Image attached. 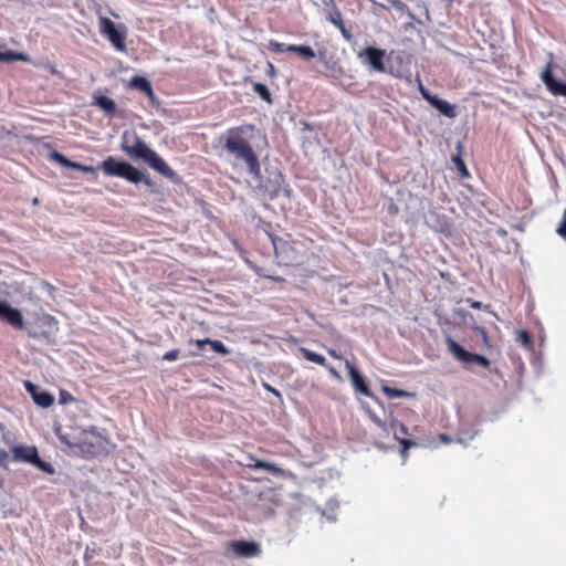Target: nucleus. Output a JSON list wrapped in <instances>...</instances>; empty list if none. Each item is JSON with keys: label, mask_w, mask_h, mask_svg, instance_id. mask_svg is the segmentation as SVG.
Masks as SVG:
<instances>
[{"label": "nucleus", "mask_w": 566, "mask_h": 566, "mask_svg": "<svg viewBox=\"0 0 566 566\" xmlns=\"http://www.w3.org/2000/svg\"><path fill=\"white\" fill-rule=\"evenodd\" d=\"M254 130L252 124L227 129L222 135L223 149L237 161L244 164L251 176L261 178V164L251 144Z\"/></svg>", "instance_id": "1"}, {"label": "nucleus", "mask_w": 566, "mask_h": 566, "mask_svg": "<svg viewBox=\"0 0 566 566\" xmlns=\"http://www.w3.org/2000/svg\"><path fill=\"white\" fill-rule=\"evenodd\" d=\"M59 440L72 454L83 458H97L109 452V441L95 431H84L77 439L59 433Z\"/></svg>", "instance_id": "2"}, {"label": "nucleus", "mask_w": 566, "mask_h": 566, "mask_svg": "<svg viewBox=\"0 0 566 566\" xmlns=\"http://www.w3.org/2000/svg\"><path fill=\"white\" fill-rule=\"evenodd\" d=\"M122 149L132 158H138L146 161L154 170L169 180H177L178 175L168 166V164L138 136L134 137L132 145L126 142L122 144Z\"/></svg>", "instance_id": "3"}, {"label": "nucleus", "mask_w": 566, "mask_h": 566, "mask_svg": "<svg viewBox=\"0 0 566 566\" xmlns=\"http://www.w3.org/2000/svg\"><path fill=\"white\" fill-rule=\"evenodd\" d=\"M12 460L15 462H25L33 464L39 470L48 473L54 474L55 469L49 462L43 461L39 457L38 449L34 446H13L11 448Z\"/></svg>", "instance_id": "4"}, {"label": "nucleus", "mask_w": 566, "mask_h": 566, "mask_svg": "<svg viewBox=\"0 0 566 566\" xmlns=\"http://www.w3.org/2000/svg\"><path fill=\"white\" fill-rule=\"evenodd\" d=\"M102 169L107 176L124 178L133 184L140 182L138 169L126 161H118L109 156L102 163Z\"/></svg>", "instance_id": "5"}, {"label": "nucleus", "mask_w": 566, "mask_h": 566, "mask_svg": "<svg viewBox=\"0 0 566 566\" xmlns=\"http://www.w3.org/2000/svg\"><path fill=\"white\" fill-rule=\"evenodd\" d=\"M446 344L449 349V352L463 364L471 365V364H479L484 368H489L491 365V361L479 354H473L468 350H465L460 344H458L452 337L447 336L446 337Z\"/></svg>", "instance_id": "6"}, {"label": "nucleus", "mask_w": 566, "mask_h": 566, "mask_svg": "<svg viewBox=\"0 0 566 566\" xmlns=\"http://www.w3.org/2000/svg\"><path fill=\"white\" fill-rule=\"evenodd\" d=\"M99 32L105 35L113 46L120 52L126 51V35L116 29L115 23L107 17L98 19Z\"/></svg>", "instance_id": "7"}, {"label": "nucleus", "mask_w": 566, "mask_h": 566, "mask_svg": "<svg viewBox=\"0 0 566 566\" xmlns=\"http://www.w3.org/2000/svg\"><path fill=\"white\" fill-rule=\"evenodd\" d=\"M386 51L374 46H367L357 53L363 64L368 65L373 71L385 72L384 57Z\"/></svg>", "instance_id": "8"}, {"label": "nucleus", "mask_w": 566, "mask_h": 566, "mask_svg": "<svg viewBox=\"0 0 566 566\" xmlns=\"http://www.w3.org/2000/svg\"><path fill=\"white\" fill-rule=\"evenodd\" d=\"M269 50L274 53H282V52H294L302 56L304 60H312L315 57V52L310 45H297V44H284L281 42H277L275 40H270Z\"/></svg>", "instance_id": "9"}, {"label": "nucleus", "mask_w": 566, "mask_h": 566, "mask_svg": "<svg viewBox=\"0 0 566 566\" xmlns=\"http://www.w3.org/2000/svg\"><path fill=\"white\" fill-rule=\"evenodd\" d=\"M541 80L549 93L555 96H564L566 98V83L557 81L554 77L552 62H548L542 71Z\"/></svg>", "instance_id": "10"}, {"label": "nucleus", "mask_w": 566, "mask_h": 566, "mask_svg": "<svg viewBox=\"0 0 566 566\" xmlns=\"http://www.w3.org/2000/svg\"><path fill=\"white\" fill-rule=\"evenodd\" d=\"M419 91L422 97L442 115L449 118L457 116L455 106L449 102L438 98L436 95H431L430 92L420 83Z\"/></svg>", "instance_id": "11"}, {"label": "nucleus", "mask_w": 566, "mask_h": 566, "mask_svg": "<svg viewBox=\"0 0 566 566\" xmlns=\"http://www.w3.org/2000/svg\"><path fill=\"white\" fill-rule=\"evenodd\" d=\"M391 429H394L395 439L400 444V453L402 457V462L405 463L407 460V450L411 447H416L418 443L411 437V434L408 433L407 428L402 423H400L399 428H397L396 422L391 421Z\"/></svg>", "instance_id": "12"}, {"label": "nucleus", "mask_w": 566, "mask_h": 566, "mask_svg": "<svg viewBox=\"0 0 566 566\" xmlns=\"http://www.w3.org/2000/svg\"><path fill=\"white\" fill-rule=\"evenodd\" d=\"M0 318L15 328H24V319L21 312L11 307L6 302H0Z\"/></svg>", "instance_id": "13"}, {"label": "nucleus", "mask_w": 566, "mask_h": 566, "mask_svg": "<svg viewBox=\"0 0 566 566\" xmlns=\"http://www.w3.org/2000/svg\"><path fill=\"white\" fill-rule=\"evenodd\" d=\"M345 366L348 370V376L350 378L355 391L358 392L359 395L370 397V389L365 378L360 375V373L357 370L354 364H352L349 360H346Z\"/></svg>", "instance_id": "14"}, {"label": "nucleus", "mask_w": 566, "mask_h": 566, "mask_svg": "<svg viewBox=\"0 0 566 566\" xmlns=\"http://www.w3.org/2000/svg\"><path fill=\"white\" fill-rule=\"evenodd\" d=\"M25 387L28 391L31 394L33 401L43 408H49L54 402V397L48 391H38L35 385L30 381H27Z\"/></svg>", "instance_id": "15"}, {"label": "nucleus", "mask_w": 566, "mask_h": 566, "mask_svg": "<svg viewBox=\"0 0 566 566\" xmlns=\"http://www.w3.org/2000/svg\"><path fill=\"white\" fill-rule=\"evenodd\" d=\"M231 547L235 555L242 557H252L260 553V547L254 542L235 541L231 543Z\"/></svg>", "instance_id": "16"}, {"label": "nucleus", "mask_w": 566, "mask_h": 566, "mask_svg": "<svg viewBox=\"0 0 566 566\" xmlns=\"http://www.w3.org/2000/svg\"><path fill=\"white\" fill-rule=\"evenodd\" d=\"M249 459L253 461V463H249L247 467L252 470H266L273 473L276 476L283 475V470L279 468L275 463L259 460L253 455H249Z\"/></svg>", "instance_id": "17"}, {"label": "nucleus", "mask_w": 566, "mask_h": 566, "mask_svg": "<svg viewBox=\"0 0 566 566\" xmlns=\"http://www.w3.org/2000/svg\"><path fill=\"white\" fill-rule=\"evenodd\" d=\"M129 85L130 87L145 93L150 99L155 98L153 86L146 77L136 75L130 80Z\"/></svg>", "instance_id": "18"}, {"label": "nucleus", "mask_w": 566, "mask_h": 566, "mask_svg": "<svg viewBox=\"0 0 566 566\" xmlns=\"http://www.w3.org/2000/svg\"><path fill=\"white\" fill-rule=\"evenodd\" d=\"M94 104L97 105L107 116L113 117L116 112L115 102L104 95H98L94 97Z\"/></svg>", "instance_id": "19"}, {"label": "nucleus", "mask_w": 566, "mask_h": 566, "mask_svg": "<svg viewBox=\"0 0 566 566\" xmlns=\"http://www.w3.org/2000/svg\"><path fill=\"white\" fill-rule=\"evenodd\" d=\"M300 353L302 354V356L305 359H307V360H310L312 363L318 364V365H321L323 367H327L326 358L323 355L317 354V353H315V352H313V350H311V349H308L306 347H301L300 348Z\"/></svg>", "instance_id": "20"}, {"label": "nucleus", "mask_w": 566, "mask_h": 566, "mask_svg": "<svg viewBox=\"0 0 566 566\" xmlns=\"http://www.w3.org/2000/svg\"><path fill=\"white\" fill-rule=\"evenodd\" d=\"M22 61L30 62V56L23 52L6 51L0 52V62Z\"/></svg>", "instance_id": "21"}, {"label": "nucleus", "mask_w": 566, "mask_h": 566, "mask_svg": "<svg viewBox=\"0 0 566 566\" xmlns=\"http://www.w3.org/2000/svg\"><path fill=\"white\" fill-rule=\"evenodd\" d=\"M517 340L527 349L533 348L534 342L530 332L526 329L518 331Z\"/></svg>", "instance_id": "22"}, {"label": "nucleus", "mask_w": 566, "mask_h": 566, "mask_svg": "<svg viewBox=\"0 0 566 566\" xmlns=\"http://www.w3.org/2000/svg\"><path fill=\"white\" fill-rule=\"evenodd\" d=\"M253 90L263 101H265L268 103L272 102L271 93L266 85H264L262 83H255L253 85Z\"/></svg>", "instance_id": "23"}, {"label": "nucleus", "mask_w": 566, "mask_h": 566, "mask_svg": "<svg viewBox=\"0 0 566 566\" xmlns=\"http://www.w3.org/2000/svg\"><path fill=\"white\" fill-rule=\"evenodd\" d=\"M50 158L54 161H56L57 164H60L61 166L63 167H66V168H72V165H73V161H71L70 159H67L64 155H62L61 153L59 151H52L50 154Z\"/></svg>", "instance_id": "24"}, {"label": "nucleus", "mask_w": 566, "mask_h": 566, "mask_svg": "<svg viewBox=\"0 0 566 566\" xmlns=\"http://www.w3.org/2000/svg\"><path fill=\"white\" fill-rule=\"evenodd\" d=\"M50 158L54 161H56L57 164H60L61 166L63 167H66V168H72V165H73V161H71L70 159H67L64 155H62L61 153L59 151H52L50 154Z\"/></svg>", "instance_id": "25"}, {"label": "nucleus", "mask_w": 566, "mask_h": 566, "mask_svg": "<svg viewBox=\"0 0 566 566\" xmlns=\"http://www.w3.org/2000/svg\"><path fill=\"white\" fill-rule=\"evenodd\" d=\"M209 345L218 354H229V349L224 346V344L221 340L210 339Z\"/></svg>", "instance_id": "26"}, {"label": "nucleus", "mask_w": 566, "mask_h": 566, "mask_svg": "<svg viewBox=\"0 0 566 566\" xmlns=\"http://www.w3.org/2000/svg\"><path fill=\"white\" fill-rule=\"evenodd\" d=\"M72 169L82 171V172H95L96 168L93 166H86L80 163L73 161Z\"/></svg>", "instance_id": "27"}, {"label": "nucleus", "mask_w": 566, "mask_h": 566, "mask_svg": "<svg viewBox=\"0 0 566 566\" xmlns=\"http://www.w3.org/2000/svg\"><path fill=\"white\" fill-rule=\"evenodd\" d=\"M179 355H180V350L178 348H175V349H171V350H168L167 353H165L163 356V359L168 360V361H174L179 358Z\"/></svg>", "instance_id": "28"}, {"label": "nucleus", "mask_w": 566, "mask_h": 566, "mask_svg": "<svg viewBox=\"0 0 566 566\" xmlns=\"http://www.w3.org/2000/svg\"><path fill=\"white\" fill-rule=\"evenodd\" d=\"M10 455L7 450L0 449V467L3 469L9 468Z\"/></svg>", "instance_id": "29"}, {"label": "nucleus", "mask_w": 566, "mask_h": 566, "mask_svg": "<svg viewBox=\"0 0 566 566\" xmlns=\"http://www.w3.org/2000/svg\"><path fill=\"white\" fill-rule=\"evenodd\" d=\"M557 234L566 241V210L563 214V220L556 229Z\"/></svg>", "instance_id": "30"}, {"label": "nucleus", "mask_w": 566, "mask_h": 566, "mask_svg": "<svg viewBox=\"0 0 566 566\" xmlns=\"http://www.w3.org/2000/svg\"><path fill=\"white\" fill-rule=\"evenodd\" d=\"M329 21L337 28L342 27L344 24L342 14L339 11H335L333 14L329 15Z\"/></svg>", "instance_id": "31"}, {"label": "nucleus", "mask_w": 566, "mask_h": 566, "mask_svg": "<svg viewBox=\"0 0 566 566\" xmlns=\"http://www.w3.org/2000/svg\"><path fill=\"white\" fill-rule=\"evenodd\" d=\"M98 553V549H96L95 547H90V546H86L85 551H84V560L85 563H88L90 560L93 559V557Z\"/></svg>", "instance_id": "32"}, {"label": "nucleus", "mask_w": 566, "mask_h": 566, "mask_svg": "<svg viewBox=\"0 0 566 566\" xmlns=\"http://www.w3.org/2000/svg\"><path fill=\"white\" fill-rule=\"evenodd\" d=\"M400 397H415V394L401 389L391 388V399Z\"/></svg>", "instance_id": "33"}, {"label": "nucleus", "mask_w": 566, "mask_h": 566, "mask_svg": "<svg viewBox=\"0 0 566 566\" xmlns=\"http://www.w3.org/2000/svg\"><path fill=\"white\" fill-rule=\"evenodd\" d=\"M42 66L44 67V70H46L52 75L57 74L56 66L52 62L46 61V62L42 63Z\"/></svg>", "instance_id": "34"}, {"label": "nucleus", "mask_w": 566, "mask_h": 566, "mask_svg": "<svg viewBox=\"0 0 566 566\" xmlns=\"http://www.w3.org/2000/svg\"><path fill=\"white\" fill-rule=\"evenodd\" d=\"M342 35L344 36L345 40L347 41H350L353 39V35L350 33V31L345 27V24H343L342 27L338 28Z\"/></svg>", "instance_id": "35"}, {"label": "nucleus", "mask_w": 566, "mask_h": 566, "mask_svg": "<svg viewBox=\"0 0 566 566\" xmlns=\"http://www.w3.org/2000/svg\"><path fill=\"white\" fill-rule=\"evenodd\" d=\"M138 175L140 177V182H144L148 187L153 186V180L149 177V175H145V174L140 172L139 170H138Z\"/></svg>", "instance_id": "36"}, {"label": "nucleus", "mask_w": 566, "mask_h": 566, "mask_svg": "<svg viewBox=\"0 0 566 566\" xmlns=\"http://www.w3.org/2000/svg\"><path fill=\"white\" fill-rule=\"evenodd\" d=\"M209 342H210V338H205V339H197L195 343H196L197 347L199 348V350H202L205 345H209Z\"/></svg>", "instance_id": "37"}, {"label": "nucleus", "mask_w": 566, "mask_h": 566, "mask_svg": "<svg viewBox=\"0 0 566 566\" xmlns=\"http://www.w3.org/2000/svg\"><path fill=\"white\" fill-rule=\"evenodd\" d=\"M264 277L273 281V282H279V283H282L284 282V279L282 276H279V275H264Z\"/></svg>", "instance_id": "38"}, {"label": "nucleus", "mask_w": 566, "mask_h": 566, "mask_svg": "<svg viewBox=\"0 0 566 566\" xmlns=\"http://www.w3.org/2000/svg\"><path fill=\"white\" fill-rule=\"evenodd\" d=\"M327 370L334 378H339L338 371L331 365L327 364Z\"/></svg>", "instance_id": "39"}, {"label": "nucleus", "mask_w": 566, "mask_h": 566, "mask_svg": "<svg viewBox=\"0 0 566 566\" xmlns=\"http://www.w3.org/2000/svg\"><path fill=\"white\" fill-rule=\"evenodd\" d=\"M264 388L271 392H273L275 396L277 397H281V394L279 390H276L275 388L271 387L270 385L268 384H264Z\"/></svg>", "instance_id": "40"}, {"label": "nucleus", "mask_w": 566, "mask_h": 566, "mask_svg": "<svg viewBox=\"0 0 566 566\" xmlns=\"http://www.w3.org/2000/svg\"><path fill=\"white\" fill-rule=\"evenodd\" d=\"M281 192H282V189H281V187L279 186V187H276L275 189H273V190L271 191V198H276V197H279Z\"/></svg>", "instance_id": "41"}, {"label": "nucleus", "mask_w": 566, "mask_h": 566, "mask_svg": "<svg viewBox=\"0 0 566 566\" xmlns=\"http://www.w3.org/2000/svg\"><path fill=\"white\" fill-rule=\"evenodd\" d=\"M328 354H329L333 358H335V359H340V358H342V356H340V355H339L335 349H332V348H331V349H328Z\"/></svg>", "instance_id": "42"}, {"label": "nucleus", "mask_w": 566, "mask_h": 566, "mask_svg": "<svg viewBox=\"0 0 566 566\" xmlns=\"http://www.w3.org/2000/svg\"><path fill=\"white\" fill-rule=\"evenodd\" d=\"M481 306H482V303H481V302H479V301H472V302H471V307H472V308L480 310V308H481Z\"/></svg>", "instance_id": "43"}, {"label": "nucleus", "mask_w": 566, "mask_h": 566, "mask_svg": "<svg viewBox=\"0 0 566 566\" xmlns=\"http://www.w3.org/2000/svg\"><path fill=\"white\" fill-rule=\"evenodd\" d=\"M255 272L259 276H262V277H264V275H268L266 273H264L263 269H258Z\"/></svg>", "instance_id": "44"}, {"label": "nucleus", "mask_w": 566, "mask_h": 566, "mask_svg": "<svg viewBox=\"0 0 566 566\" xmlns=\"http://www.w3.org/2000/svg\"><path fill=\"white\" fill-rule=\"evenodd\" d=\"M87 566H107V564L104 562H96V563L87 565Z\"/></svg>", "instance_id": "45"}, {"label": "nucleus", "mask_w": 566, "mask_h": 566, "mask_svg": "<svg viewBox=\"0 0 566 566\" xmlns=\"http://www.w3.org/2000/svg\"><path fill=\"white\" fill-rule=\"evenodd\" d=\"M382 390H384V392H385L386 395H388V396H389V386L384 385V386H382Z\"/></svg>", "instance_id": "46"}, {"label": "nucleus", "mask_w": 566, "mask_h": 566, "mask_svg": "<svg viewBox=\"0 0 566 566\" xmlns=\"http://www.w3.org/2000/svg\"><path fill=\"white\" fill-rule=\"evenodd\" d=\"M442 441H449V438L446 434H441Z\"/></svg>", "instance_id": "47"}, {"label": "nucleus", "mask_w": 566, "mask_h": 566, "mask_svg": "<svg viewBox=\"0 0 566 566\" xmlns=\"http://www.w3.org/2000/svg\"><path fill=\"white\" fill-rule=\"evenodd\" d=\"M384 277H385L386 283H388L389 282V276L385 273Z\"/></svg>", "instance_id": "48"}, {"label": "nucleus", "mask_w": 566, "mask_h": 566, "mask_svg": "<svg viewBox=\"0 0 566 566\" xmlns=\"http://www.w3.org/2000/svg\"><path fill=\"white\" fill-rule=\"evenodd\" d=\"M439 230H440L441 232H444V231H446L444 226H442V224H441V226H440V228H439Z\"/></svg>", "instance_id": "49"}, {"label": "nucleus", "mask_w": 566, "mask_h": 566, "mask_svg": "<svg viewBox=\"0 0 566 566\" xmlns=\"http://www.w3.org/2000/svg\"><path fill=\"white\" fill-rule=\"evenodd\" d=\"M38 202H39V200H38V198H35V199L33 200V203H35V205H36Z\"/></svg>", "instance_id": "50"}]
</instances>
